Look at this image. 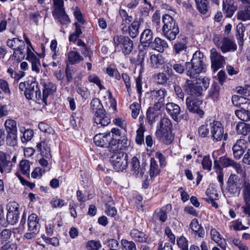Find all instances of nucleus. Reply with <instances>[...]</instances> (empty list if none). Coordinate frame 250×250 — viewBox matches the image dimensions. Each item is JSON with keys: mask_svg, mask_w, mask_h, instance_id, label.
<instances>
[{"mask_svg": "<svg viewBox=\"0 0 250 250\" xmlns=\"http://www.w3.org/2000/svg\"><path fill=\"white\" fill-rule=\"evenodd\" d=\"M155 134L157 138L166 145H170L173 142L174 136L172 134V124L169 119L164 118L161 120Z\"/></svg>", "mask_w": 250, "mask_h": 250, "instance_id": "f03ea898", "label": "nucleus"}, {"mask_svg": "<svg viewBox=\"0 0 250 250\" xmlns=\"http://www.w3.org/2000/svg\"><path fill=\"white\" fill-rule=\"evenodd\" d=\"M24 96L28 100H33L40 104H43L42 92L38 83L32 81L27 83V88L24 91Z\"/></svg>", "mask_w": 250, "mask_h": 250, "instance_id": "39448f33", "label": "nucleus"}, {"mask_svg": "<svg viewBox=\"0 0 250 250\" xmlns=\"http://www.w3.org/2000/svg\"><path fill=\"white\" fill-rule=\"evenodd\" d=\"M145 129L142 125L137 129L136 131V136L135 138V142L138 145H141L144 144V133Z\"/></svg>", "mask_w": 250, "mask_h": 250, "instance_id": "8fccbe9b", "label": "nucleus"}, {"mask_svg": "<svg viewBox=\"0 0 250 250\" xmlns=\"http://www.w3.org/2000/svg\"><path fill=\"white\" fill-rule=\"evenodd\" d=\"M158 110L155 109L154 107L152 108H149L147 109L146 112V119L148 123L150 125H152L156 120L158 119L159 113L158 112Z\"/></svg>", "mask_w": 250, "mask_h": 250, "instance_id": "ea45409f", "label": "nucleus"}, {"mask_svg": "<svg viewBox=\"0 0 250 250\" xmlns=\"http://www.w3.org/2000/svg\"><path fill=\"white\" fill-rule=\"evenodd\" d=\"M120 137L118 139H114V140H117L116 145H118V147L125 148L129 146V142L125 134L121 135Z\"/></svg>", "mask_w": 250, "mask_h": 250, "instance_id": "5fc2aeb1", "label": "nucleus"}, {"mask_svg": "<svg viewBox=\"0 0 250 250\" xmlns=\"http://www.w3.org/2000/svg\"><path fill=\"white\" fill-rule=\"evenodd\" d=\"M235 114L243 121H250V100L246 98L240 104L239 109L235 111Z\"/></svg>", "mask_w": 250, "mask_h": 250, "instance_id": "2eb2a0df", "label": "nucleus"}, {"mask_svg": "<svg viewBox=\"0 0 250 250\" xmlns=\"http://www.w3.org/2000/svg\"><path fill=\"white\" fill-rule=\"evenodd\" d=\"M204 54L200 51H196L193 55L190 62H186L185 66L181 63H175L173 65V69L179 74H183L186 70L187 75L190 78H196L197 76L202 72H205L206 66L203 62Z\"/></svg>", "mask_w": 250, "mask_h": 250, "instance_id": "f257e3e1", "label": "nucleus"}, {"mask_svg": "<svg viewBox=\"0 0 250 250\" xmlns=\"http://www.w3.org/2000/svg\"><path fill=\"white\" fill-rule=\"evenodd\" d=\"M12 162L7 159L5 153L0 151V172L2 173L5 171L10 172L12 169Z\"/></svg>", "mask_w": 250, "mask_h": 250, "instance_id": "a878e982", "label": "nucleus"}, {"mask_svg": "<svg viewBox=\"0 0 250 250\" xmlns=\"http://www.w3.org/2000/svg\"><path fill=\"white\" fill-rule=\"evenodd\" d=\"M210 137L214 142L223 139L226 141L228 138L227 133H224V128L220 122L214 121L209 124Z\"/></svg>", "mask_w": 250, "mask_h": 250, "instance_id": "0eeeda50", "label": "nucleus"}, {"mask_svg": "<svg viewBox=\"0 0 250 250\" xmlns=\"http://www.w3.org/2000/svg\"><path fill=\"white\" fill-rule=\"evenodd\" d=\"M141 22L140 19H135L127 27V32L130 37L135 38L138 36Z\"/></svg>", "mask_w": 250, "mask_h": 250, "instance_id": "c85d7f7f", "label": "nucleus"}, {"mask_svg": "<svg viewBox=\"0 0 250 250\" xmlns=\"http://www.w3.org/2000/svg\"><path fill=\"white\" fill-rule=\"evenodd\" d=\"M202 165L204 169L210 171L212 167V161L209 156H205L202 161Z\"/></svg>", "mask_w": 250, "mask_h": 250, "instance_id": "bf43d9fd", "label": "nucleus"}, {"mask_svg": "<svg viewBox=\"0 0 250 250\" xmlns=\"http://www.w3.org/2000/svg\"><path fill=\"white\" fill-rule=\"evenodd\" d=\"M90 109L94 115L104 110L100 100L97 98H94L92 100L90 104Z\"/></svg>", "mask_w": 250, "mask_h": 250, "instance_id": "f704fd0d", "label": "nucleus"}, {"mask_svg": "<svg viewBox=\"0 0 250 250\" xmlns=\"http://www.w3.org/2000/svg\"><path fill=\"white\" fill-rule=\"evenodd\" d=\"M242 189V195L244 201L250 200V182L247 179H243V183L241 186Z\"/></svg>", "mask_w": 250, "mask_h": 250, "instance_id": "4c0bfd02", "label": "nucleus"}, {"mask_svg": "<svg viewBox=\"0 0 250 250\" xmlns=\"http://www.w3.org/2000/svg\"><path fill=\"white\" fill-rule=\"evenodd\" d=\"M160 169L157 164V161L154 158L150 159L149 176L151 180L153 179L156 176L160 173Z\"/></svg>", "mask_w": 250, "mask_h": 250, "instance_id": "e433bc0d", "label": "nucleus"}, {"mask_svg": "<svg viewBox=\"0 0 250 250\" xmlns=\"http://www.w3.org/2000/svg\"><path fill=\"white\" fill-rule=\"evenodd\" d=\"M242 183V179L239 178L237 175L231 174L228 178L226 189L231 195L239 194Z\"/></svg>", "mask_w": 250, "mask_h": 250, "instance_id": "9d476101", "label": "nucleus"}, {"mask_svg": "<svg viewBox=\"0 0 250 250\" xmlns=\"http://www.w3.org/2000/svg\"><path fill=\"white\" fill-rule=\"evenodd\" d=\"M172 209L171 204H167L165 207L155 210L154 217L162 222H165L167 219V211H169Z\"/></svg>", "mask_w": 250, "mask_h": 250, "instance_id": "b1692460", "label": "nucleus"}, {"mask_svg": "<svg viewBox=\"0 0 250 250\" xmlns=\"http://www.w3.org/2000/svg\"><path fill=\"white\" fill-rule=\"evenodd\" d=\"M196 7L198 11L203 14L207 13L208 8V0H195Z\"/></svg>", "mask_w": 250, "mask_h": 250, "instance_id": "a18cd8bd", "label": "nucleus"}, {"mask_svg": "<svg viewBox=\"0 0 250 250\" xmlns=\"http://www.w3.org/2000/svg\"><path fill=\"white\" fill-rule=\"evenodd\" d=\"M7 210L6 219L8 224L14 225L19 221L20 206L16 202H10L6 206Z\"/></svg>", "mask_w": 250, "mask_h": 250, "instance_id": "6e6552de", "label": "nucleus"}, {"mask_svg": "<svg viewBox=\"0 0 250 250\" xmlns=\"http://www.w3.org/2000/svg\"><path fill=\"white\" fill-rule=\"evenodd\" d=\"M121 243L125 250H137L136 245L133 241L122 239Z\"/></svg>", "mask_w": 250, "mask_h": 250, "instance_id": "6e6d98bb", "label": "nucleus"}, {"mask_svg": "<svg viewBox=\"0 0 250 250\" xmlns=\"http://www.w3.org/2000/svg\"><path fill=\"white\" fill-rule=\"evenodd\" d=\"M150 63L153 67L157 68L163 63V60L161 55H151L150 57Z\"/></svg>", "mask_w": 250, "mask_h": 250, "instance_id": "864d4df0", "label": "nucleus"}, {"mask_svg": "<svg viewBox=\"0 0 250 250\" xmlns=\"http://www.w3.org/2000/svg\"><path fill=\"white\" fill-rule=\"evenodd\" d=\"M51 204L53 208H62L65 205L64 200L56 197L53 198L51 201Z\"/></svg>", "mask_w": 250, "mask_h": 250, "instance_id": "0e129e2a", "label": "nucleus"}, {"mask_svg": "<svg viewBox=\"0 0 250 250\" xmlns=\"http://www.w3.org/2000/svg\"><path fill=\"white\" fill-rule=\"evenodd\" d=\"M30 163L28 160H22L20 163V168L21 173L28 178L30 176Z\"/></svg>", "mask_w": 250, "mask_h": 250, "instance_id": "de8ad7c7", "label": "nucleus"}, {"mask_svg": "<svg viewBox=\"0 0 250 250\" xmlns=\"http://www.w3.org/2000/svg\"><path fill=\"white\" fill-rule=\"evenodd\" d=\"M128 155L121 150H117L110 157V161L112 164L113 168L117 171H123L128 166Z\"/></svg>", "mask_w": 250, "mask_h": 250, "instance_id": "20e7f679", "label": "nucleus"}, {"mask_svg": "<svg viewBox=\"0 0 250 250\" xmlns=\"http://www.w3.org/2000/svg\"><path fill=\"white\" fill-rule=\"evenodd\" d=\"M0 88L5 94L7 95L11 94L9 85L6 81L3 79H0Z\"/></svg>", "mask_w": 250, "mask_h": 250, "instance_id": "e2e57ef3", "label": "nucleus"}, {"mask_svg": "<svg viewBox=\"0 0 250 250\" xmlns=\"http://www.w3.org/2000/svg\"><path fill=\"white\" fill-rule=\"evenodd\" d=\"M68 60L70 64H75L83 61V58L78 52L71 51L68 54Z\"/></svg>", "mask_w": 250, "mask_h": 250, "instance_id": "58836bf2", "label": "nucleus"}, {"mask_svg": "<svg viewBox=\"0 0 250 250\" xmlns=\"http://www.w3.org/2000/svg\"><path fill=\"white\" fill-rule=\"evenodd\" d=\"M130 236L134 241L140 243L146 242L147 238L144 232L134 229L130 231Z\"/></svg>", "mask_w": 250, "mask_h": 250, "instance_id": "2f4dec72", "label": "nucleus"}, {"mask_svg": "<svg viewBox=\"0 0 250 250\" xmlns=\"http://www.w3.org/2000/svg\"><path fill=\"white\" fill-rule=\"evenodd\" d=\"M154 78L157 84L162 85L165 84L168 80L166 74L163 72H159L155 74Z\"/></svg>", "mask_w": 250, "mask_h": 250, "instance_id": "603ef678", "label": "nucleus"}, {"mask_svg": "<svg viewBox=\"0 0 250 250\" xmlns=\"http://www.w3.org/2000/svg\"><path fill=\"white\" fill-rule=\"evenodd\" d=\"M131 166L133 174L136 175H138L139 173L141 175L144 174V172L141 169L139 161L136 157L134 156L132 158Z\"/></svg>", "mask_w": 250, "mask_h": 250, "instance_id": "37998d69", "label": "nucleus"}, {"mask_svg": "<svg viewBox=\"0 0 250 250\" xmlns=\"http://www.w3.org/2000/svg\"><path fill=\"white\" fill-rule=\"evenodd\" d=\"M88 80L89 82L95 83L99 87L100 90L104 89V87L102 85L99 77L95 74L90 75L88 77Z\"/></svg>", "mask_w": 250, "mask_h": 250, "instance_id": "680f3d73", "label": "nucleus"}, {"mask_svg": "<svg viewBox=\"0 0 250 250\" xmlns=\"http://www.w3.org/2000/svg\"><path fill=\"white\" fill-rule=\"evenodd\" d=\"M250 145V143L245 139H240L237 140L232 147L234 158L239 159L245 153Z\"/></svg>", "mask_w": 250, "mask_h": 250, "instance_id": "f3484780", "label": "nucleus"}, {"mask_svg": "<svg viewBox=\"0 0 250 250\" xmlns=\"http://www.w3.org/2000/svg\"><path fill=\"white\" fill-rule=\"evenodd\" d=\"M94 123L101 126H105L110 123V118L105 110L99 113H95L93 116Z\"/></svg>", "mask_w": 250, "mask_h": 250, "instance_id": "5701e85b", "label": "nucleus"}, {"mask_svg": "<svg viewBox=\"0 0 250 250\" xmlns=\"http://www.w3.org/2000/svg\"><path fill=\"white\" fill-rule=\"evenodd\" d=\"M168 46V44L165 40H162L159 37H156L155 38L154 40L152 41L149 47L159 52H163Z\"/></svg>", "mask_w": 250, "mask_h": 250, "instance_id": "bb28decb", "label": "nucleus"}, {"mask_svg": "<svg viewBox=\"0 0 250 250\" xmlns=\"http://www.w3.org/2000/svg\"><path fill=\"white\" fill-rule=\"evenodd\" d=\"M153 32L149 29H146L142 33L140 36L138 49L140 53L148 49L153 41Z\"/></svg>", "mask_w": 250, "mask_h": 250, "instance_id": "4468645a", "label": "nucleus"}, {"mask_svg": "<svg viewBox=\"0 0 250 250\" xmlns=\"http://www.w3.org/2000/svg\"><path fill=\"white\" fill-rule=\"evenodd\" d=\"M185 91L194 97H199L202 94L203 88L200 83H194L193 81L187 79L183 85Z\"/></svg>", "mask_w": 250, "mask_h": 250, "instance_id": "f8f14e48", "label": "nucleus"}, {"mask_svg": "<svg viewBox=\"0 0 250 250\" xmlns=\"http://www.w3.org/2000/svg\"><path fill=\"white\" fill-rule=\"evenodd\" d=\"M166 110L172 119L176 122L180 121L182 119L187 120L188 116L187 114L180 115V107L179 106L173 103H169L166 104Z\"/></svg>", "mask_w": 250, "mask_h": 250, "instance_id": "a211bd4d", "label": "nucleus"}, {"mask_svg": "<svg viewBox=\"0 0 250 250\" xmlns=\"http://www.w3.org/2000/svg\"><path fill=\"white\" fill-rule=\"evenodd\" d=\"M190 229L200 237H203L205 235V231L204 228L199 224L198 221L196 219L192 220L190 225Z\"/></svg>", "mask_w": 250, "mask_h": 250, "instance_id": "72a5a7b5", "label": "nucleus"}, {"mask_svg": "<svg viewBox=\"0 0 250 250\" xmlns=\"http://www.w3.org/2000/svg\"><path fill=\"white\" fill-rule=\"evenodd\" d=\"M39 219L37 214L32 213L29 215L27 220L28 229L39 231Z\"/></svg>", "mask_w": 250, "mask_h": 250, "instance_id": "c756f323", "label": "nucleus"}, {"mask_svg": "<svg viewBox=\"0 0 250 250\" xmlns=\"http://www.w3.org/2000/svg\"><path fill=\"white\" fill-rule=\"evenodd\" d=\"M53 15L54 19L57 21V22L62 26L60 31L65 33L63 26L66 27L71 22V20L65 13V10L54 11Z\"/></svg>", "mask_w": 250, "mask_h": 250, "instance_id": "aec40b11", "label": "nucleus"}, {"mask_svg": "<svg viewBox=\"0 0 250 250\" xmlns=\"http://www.w3.org/2000/svg\"><path fill=\"white\" fill-rule=\"evenodd\" d=\"M20 131L22 134V136L21 138L22 143H26L30 141L34 136V132L31 129H25L24 127H21L20 129Z\"/></svg>", "mask_w": 250, "mask_h": 250, "instance_id": "a19ab883", "label": "nucleus"}, {"mask_svg": "<svg viewBox=\"0 0 250 250\" xmlns=\"http://www.w3.org/2000/svg\"><path fill=\"white\" fill-rule=\"evenodd\" d=\"M12 231L8 229H4L0 232V242L3 244L9 241L12 236Z\"/></svg>", "mask_w": 250, "mask_h": 250, "instance_id": "09e8293b", "label": "nucleus"}, {"mask_svg": "<svg viewBox=\"0 0 250 250\" xmlns=\"http://www.w3.org/2000/svg\"><path fill=\"white\" fill-rule=\"evenodd\" d=\"M18 132H6V143L9 146H14L17 145Z\"/></svg>", "mask_w": 250, "mask_h": 250, "instance_id": "c03bdc74", "label": "nucleus"}, {"mask_svg": "<svg viewBox=\"0 0 250 250\" xmlns=\"http://www.w3.org/2000/svg\"><path fill=\"white\" fill-rule=\"evenodd\" d=\"M162 21L164 23L162 33L164 36L169 41H173L179 33V27L175 20L169 14L163 16Z\"/></svg>", "mask_w": 250, "mask_h": 250, "instance_id": "7ed1b4c3", "label": "nucleus"}, {"mask_svg": "<svg viewBox=\"0 0 250 250\" xmlns=\"http://www.w3.org/2000/svg\"><path fill=\"white\" fill-rule=\"evenodd\" d=\"M95 144L101 147H107L116 145L117 140H114L113 136L110 132L106 133H99L93 138Z\"/></svg>", "mask_w": 250, "mask_h": 250, "instance_id": "1a4fd4ad", "label": "nucleus"}, {"mask_svg": "<svg viewBox=\"0 0 250 250\" xmlns=\"http://www.w3.org/2000/svg\"><path fill=\"white\" fill-rule=\"evenodd\" d=\"M150 94L151 99L155 102L154 108L156 110H160L164 105L165 97L167 94V90L165 89L153 90L150 91Z\"/></svg>", "mask_w": 250, "mask_h": 250, "instance_id": "ddd939ff", "label": "nucleus"}, {"mask_svg": "<svg viewBox=\"0 0 250 250\" xmlns=\"http://www.w3.org/2000/svg\"><path fill=\"white\" fill-rule=\"evenodd\" d=\"M187 49V45L184 40L177 41L174 44L173 50L176 54H179L180 52Z\"/></svg>", "mask_w": 250, "mask_h": 250, "instance_id": "3c124183", "label": "nucleus"}, {"mask_svg": "<svg viewBox=\"0 0 250 250\" xmlns=\"http://www.w3.org/2000/svg\"><path fill=\"white\" fill-rule=\"evenodd\" d=\"M42 84L43 86V89L42 93V98L43 101L44 105H47V99L48 96L56 91L57 87L54 83L50 82L42 83Z\"/></svg>", "mask_w": 250, "mask_h": 250, "instance_id": "412c9836", "label": "nucleus"}, {"mask_svg": "<svg viewBox=\"0 0 250 250\" xmlns=\"http://www.w3.org/2000/svg\"><path fill=\"white\" fill-rule=\"evenodd\" d=\"M102 247L99 241L90 240L87 242L86 248L88 250H99Z\"/></svg>", "mask_w": 250, "mask_h": 250, "instance_id": "4d7b16f0", "label": "nucleus"}, {"mask_svg": "<svg viewBox=\"0 0 250 250\" xmlns=\"http://www.w3.org/2000/svg\"><path fill=\"white\" fill-rule=\"evenodd\" d=\"M14 58L17 59L19 61H21L25 58L24 50L14 51L13 55L9 58L10 61L13 60Z\"/></svg>", "mask_w": 250, "mask_h": 250, "instance_id": "338daca9", "label": "nucleus"}, {"mask_svg": "<svg viewBox=\"0 0 250 250\" xmlns=\"http://www.w3.org/2000/svg\"><path fill=\"white\" fill-rule=\"evenodd\" d=\"M130 108L131 110L132 117L136 119L140 113L141 105L138 103H134L130 105Z\"/></svg>", "mask_w": 250, "mask_h": 250, "instance_id": "052dcab7", "label": "nucleus"}, {"mask_svg": "<svg viewBox=\"0 0 250 250\" xmlns=\"http://www.w3.org/2000/svg\"><path fill=\"white\" fill-rule=\"evenodd\" d=\"M220 87L216 83H213L208 92V97L213 101H217L220 98Z\"/></svg>", "mask_w": 250, "mask_h": 250, "instance_id": "7c9ffc66", "label": "nucleus"}, {"mask_svg": "<svg viewBox=\"0 0 250 250\" xmlns=\"http://www.w3.org/2000/svg\"><path fill=\"white\" fill-rule=\"evenodd\" d=\"M115 47H118L122 53L126 55L129 54L133 49V42L128 37L123 35H116L113 37Z\"/></svg>", "mask_w": 250, "mask_h": 250, "instance_id": "423d86ee", "label": "nucleus"}, {"mask_svg": "<svg viewBox=\"0 0 250 250\" xmlns=\"http://www.w3.org/2000/svg\"><path fill=\"white\" fill-rule=\"evenodd\" d=\"M219 161L221 165L224 167L232 166L234 168H240V164L234 162L233 160L227 157L222 156L219 158Z\"/></svg>", "mask_w": 250, "mask_h": 250, "instance_id": "79ce46f5", "label": "nucleus"}, {"mask_svg": "<svg viewBox=\"0 0 250 250\" xmlns=\"http://www.w3.org/2000/svg\"><path fill=\"white\" fill-rule=\"evenodd\" d=\"M26 54V60L31 63L32 70L37 73H39L40 72V66H41L40 59L32 52L29 47L27 48Z\"/></svg>", "mask_w": 250, "mask_h": 250, "instance_id": "4be33fe9", "label": "nucleus"}, {"mask_svg": "<svg viewBox=\"0 0 250 250\" xmlns=\"http://www.w3.org/2000/svg\"><path fill=\"white\" fill-rule=\"evenodd\" d=\"M244 122H239L236 126V130L238 134L247 135L250 132V125Z\"/></svg>", "mask_w": 250, "mask_h": 250, "instance_id": "c9c22d12", "label": "nucleus"}, {"mask_svg": "<svg viewBox=\"0 0 250 250\" xmlns=\"http://www.w3.org/2000/svg\"><path fill=\"white\" fill-rule=\"evenodd\" d=\"M177 243L178 246L182 250H188V241L186 237L183 236H180L177 239Z\"/></svg>", "mask_w": 250, "mask_h": 250, "instance_id": "13d9d810", "label": "nucleus"}, {"mask_svg": "<svg viewBox=\"0 0 250 250\" xmlns=\"http://www.w3.org/2000/svg\"><path fill=\"white\" fill-rule=\"evenodd\" d=\"M236 9L233 0H223V10L226 17L231 18Z\"/></svg>", "mask_w": 250, "mask_h": 250, "instance_id": "393cba45", "label": "nucleus"}, {"mask_svg": "<svg viewBox=\"0 0 250 250\" xmlns=\"http://www.w3.org/2000/svg\"><path fill=\"white\" fill-rule=\"evenodd\" d=\"M210 236L211 239L218 244L221 249L225 250L226 248V240L221 237L220 233L215 229L210 230Z\"/></svg>", "mask_w": 250, "mask_h": 250, "instance_id": "cd10ccee", "label": "nucleus"}, {"mask_svg": "<svg viewBox=\"0 0 250 250\" xmlns=\"http://www.w3.org/2000/svg\"><path fill=\"white\" fill-rule=\"evenodd\" d=\"M210 58L211 62V68L214 71H216L223 67L225 62V58L217 51L215 48H213L210 50Z\"/></svg>", "mask_w": 250, "mask_h": 250, "instance_id": "6ab92c4d", "label": "nucleus"}, {"mask_svg": "<svg viewBox=\"0 0 250 250\" xmlns=\"http://www.w3.org/2000/svg\"><path fill=\"white\" fill-rule=\"evenodd\" d=\"M4 127L6 132H18L17 122L12 119H7L4 123Z\"/></svg>", "mask_w": 250, "mask_h": 250, "instance_id": "49530a36", "label": "nucleus"}, {"mask_svg": "<svg viewBox=\"0 0 250 250\" xmlns=\"http://www.w3.org/2000/svg\"><path fill=\"white\" fill-rule=\"evenodd\" d=\"M39 128L41 131L45 133L52 134L54 132L53 128L48 124L43 122H41L39 124Z\"/></svg>", "mask_w": 250, "mask_h": 250, "instance_id": "774afa93", "label": "nucleus"}, {"mask_svg": "<svg viewBox=\"0 0 250 250\" xmlns=\"http://www.w3.org/2000/svg\"><path fill=\"white\" fill-rule=\"evenodd\" d=\"M37 147V150L40 152L42 157H45V158L48 159L51 158L50 149L45 141H42L38 144Z\"/></svg>", "mask_w": 250, "mask_h": 250, "instance_id": "473e14b6", "label": "nucleus"}, {"mask_svg": "<svg viewBox=\"0 0 250 250\" xmlns=\"http://www.w3.org/2000/svg\"><path fill=\"white\" fill-rule=\"evenodd\" d=\"M214 42L223 53L234 51L237 49L236 43L228 38H224L221 40L214 39Z\"/></svg>", "mask_w": 250, "mask_h": 250, "instance_id": "dca6fc26", "label": "nucleus"}, {"mask_svg": "<svg viewBox=\"0 0 250 250\" xmlns=\"http://www.w3.org/2000/svg\"><path fill=\"white\" fill-rule=\"evenodd\" d=\"M203 101L198 98L189 96L186 99V105L189 112L197 114L202 118L205 114L202 105Z\"/></svg>", "mask_w": 250, "mask_h": 250, "instance_id": "9b49d317", "label": "nucleus"}, {"mask_svg": "<svg viewBox=\"0 0 250 250\" xmlns=\"http://www.w3.org/2000/svg\"><path fill=\"white\" fill-rule=\"evenodd\" d=\"M206 194L208 197L205 198V200L208 202H209L210 200L218 199V194L214 190H211L209 188L207 189Z\"/></svg>", "mask_w": 250, "mask_h": 250, "instance_id": "69168bd1", "label": "nucleus"}]
</instances>
